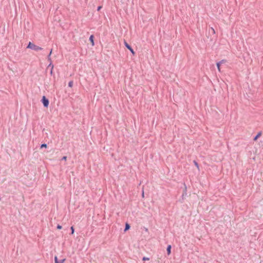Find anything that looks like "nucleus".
I'll return each instance as SVG.
<instances>
[{
    "label": "nucleus",
    "mask_w": 263,
    "mask_h": 263,
    "mask_svg": "<svg viewBox=\"0 0 263 263\" xmlns=\"http://www.w3.org/2000/svg\"><path fill=\"white\" fill-rule=\"evenodd\" d=\"M27 48H29V49H32L33 50L36 51H39V50H42L43 49V48L42 47L35 45L34 44L32 43L31 42H29L28 45L27 46Z\"/></svg>",
    "instance_id": "1"
},
{
    "label": "nucleus",
    "mask_w": 263,
    "mask_h": 263,
    "mask_svg": "<svg viewBox=\"0 0 263 263\" xmlns=\"http://www.w3.org/2000/svg\"><path fill=\"white\" fill-rule=\"evenodd\" d=\"M42 102L45 107H48V106L49 105V101L46 98V97L45 96L43 97Z\"/></svg>",
    "instance_id": "2"
},
{
    "label": "nucleus",
    "mask_w": 263,
    "mask_h": 263,
    "mask_svg": "<svg viewBox=\"0 0 263 263\" xmlns=\"http://www.w3.org/2000/svg\"><path fill=\"white\" fill-rule=\"evenodd\" d=\"M89 40L91 43L92 46H94L95 43H94V41H93V35H90V36L89 37Z\"/></svg>",
    "instance_id": "3"
},
{
    "label": "nucleus",
    "mask_w": 263,
    "mask_h": 263,
    "mask_svg": "<svg viewBox=\"0 0 263 263\" xmlns=\"http://www.w3.org/2000/svg\"><path fill=\"white\" fill-rule=\"evenodd\" d=\"M171 246L168 245L166 249L168 255L170 254V253H171Z\"/></svg>",
    "instance_id": "4"
},
{
    "label": "nucleus",
    "mask_w": 263,
    "mask_h": 263,
    "mask_svg": "<svg viewBox=\"0 0 263 263\" xmlns=\"http://www.w3.org/2000/svg\"><path fill=\"white\" fill-rule=\"evenodd\" d=\"M124 45L128 49H130L131 47L125 41H124Z\"/></svg>",
    "instance_id": "5"
},
{
    "label": "nucleus",
    "mask_w": 263,
    "mask_h": 263,
    "mask_svg": "<svg viewBox=\"0 0 263 263\" xmlns=\"http://www.w3.org/2000/svg\"><path fill=\"white\" fill-rule=\"evenodd\" d=\"M261 132L258 133V134L254 138V140H256L257 139V138L261 136Z\"/></svg>",
    "instance_id": "6"
},
{
    "label": "nucleus",
    "mask_w": 263,
    "mask_h": 263,
    "mask_svg": "<svg viewBox=\"0 0 263 263\" xmlns=\"http://www.w3.org/2000/svg\"><path fill=\"white\" fill-rule=\"evenodd\" d=\"M130 228V226L128 223H126L125 231L128 230Z\"/></svg>",
    "instance_id": "7"
},
{
    "label": "nucleus",
    "mask_w": 263,
    "mask_h": 263,
    "mask_svg": "<svg viewBox=\"0 0 263 263\" xmlns=\"http://www.w3.org/2000/svg\"><path fill=\"white\" fill-rule=\"evenodd\" d=\"M68 86L70 87H72L73 86V81H71L68 83Z\"/></svg>",
    "instance_id": "8"
},
{
    "label": "nucleus",
    "mask_w": 263,
    "mask_h": 263,
    "mask_svg": "<svg viewBox=\"0 0 263 263\" xmlns=\"http://www.w3.org/2000/svg\"><path fill=\"white\" fill-rule=\"evenodd\" d=\"M47 147V144H42L41 146V148H46Z\"/></svg>",
    "instance_id": "9"
},
{
    "label": "nucleus",
    "mask_w": 263,
    "mask_h": 263,
    "mask_svg": "<svg viewBox=\"0 0 263 263\" xmlns=\"http://www.w3.org/2000/svg\"><path fill=\"white\" fill-rule=\"evenodd\" d=\"M129 50H130V51L132 52V53L133 55H135V51H134V50L132 48V47L130 48V49H129Z\"/></svg>",
    "instance_id": "10"
},
{
    "label": "nucleus",
    "mask_w": 263,
    "mask_h": 263,
    "mask_svg": "<svg viewBox=\"0 0 263 263\" xmlns=\"http://www.w3.org/2000/svg\"><path fill=\"white\" fill-rule=\"evenodd\" d=\"M142 259L143 261H145V260H149V258L148 257H144Z\"/></svg>",
    "instance_id": "11"
},
{
    "label": "nucleus",
    "mask_w": 263,
    "mask_h": 263,
    "mask_svg": "<svg viewBox=\"0 0 263 263\" xmlns=\"http://www.w3.org/2000/svg\"><path fill=\"white\" fill-rule=\"evenodd\" d=\"M54 261H55V263H58V262L59 261L58 260V257L56 256L54 257Z\"/></svg>",
    "instance_id": "12"
},
{
    "label": "nucleus",
    "mask_w": 263,
    "mask_h": 263,
    "mask_svg": "<svg viewBox=\"0 0 263 263\" xmlns=\"http://www.w3.org/2000/svg\"><path fill=\"white\" fill-rule=\"evenodd\" d=\"M217 66L218 70L220 71V63H217Z\"/></svg>",
    "instance_id": "13"
},
{
    "label": "nucleus",
    "mask_w": 263,
    "mask_h": 263,
    "mask_svg": "<svg viewBox=\"0 0 263 263\" xmlns=\"http://www.w3.org/2000/svg\"><path fill=\"white\" fill-rule=\"evenodd\" d=\"M71 234H73L74 233V228L73 227H71Z\"/></svg>",
    "instance_id": "14"
},
{
    "label": "nucleus",
    "mask_w": 263,
    "mask_h": 263,
    "mask_svg": "<svg viewBox=\"0 0 263 263\" xmlns=\"http://www.w3.org/2000/svg\"><path fill=\"white\" fill-rule=\"evenodd\" d=\"M194 163H195V165L197 166V167L198 168V169H199V165H198V163L196 161H194Z\"/></svg>",
    "instance_id": "15"
},
{
    "label": "nucleus",
    "mask_w": 263,
    "mask_h": 263,
    "mask_svg": "<svg viewBox=\"0 0 263 263\" xmlns=\"http://www.w3.org/2000/svg\"><path fill=\"white\" fill-rule=\"evenodd\" d=\"M57 228H58V229H62V226H60V225H58Z\"/></svg>",
    "instance_id": "16"
},
{
    "label": "nucleus",
    "mask_w": 263,
    "mask_h": 263,
    "mask_svg": "<svg viewBox=\"0 0 263 263\" xmlns=\"http://www.w3.org/2000/svg\"><path fill=\"white\" fill-rule=\"evenodd\" d=\"M63 160H66L67 159V157L66 156H64L62 158Z\"/></svg>",
    "instance_id": "17"
},
{
    "label": "nucleus",
    "mask_w": 263,
    "mask_h": 263,
    "mask_svg": "<svg viewBox=\"0 0 263 263\" xmlns=\"http://www.w3.org/2000/svg\"><path fill=\"white\" fill-rule=\"evenodd\" d=\"M65 259H62V260L60 261V262H61V263H64V262H65Z\"/></svg>",
    "instance_id": "18"
},
{
    "label": "nucleus",
    "mask_w": 263,
    "mask_h": 263,
    "mask_svg": "<svg viewBox=\"0 0 263 263\" xmlns=\"http://www.w3.org/2000/svg\"><path fill=\"white\" fill-rule=\"evenodd\" d=\"M53 66L52 65V66L51 70V71H50V73H51V74H52V69H53Z\"/></svg>",
    "instance_id": "19"
},
{
    "label": "nucleus",
    "mask_w": 263,
    "mask_h": 263,
    "mask_svg": "<svg viewBox=\"0 0 263 263\" xmlns=\"http://www.w3.org/2000/svg\"><path fill=\"white\" fill-rule=\"evenodd\" d=\"M102 7L101 6H99L98 7V10L99 11L101 9Z\"/></svg>",
    "instance_id": "20"
},
{
    "label": "nucleus",
    "mask_w": 263,
    "mask_h": 263,
    "mask_svg": "<svg viewBox=\"0 0 263 263\" xmlns=\"http://www.w3.org/2000/svg\"><path fill=\"white\" fill-rule=\"evenodd\" d=\"M52 53V50H51L50 52V53L49 54V55H48V58L50 56V55Z\"/></svg>",
    "instance_id": "21"
},
{
    "label": "nucleus",
    "mask_w": 263,
    "mask_h": 263,
    "mask_svg": "<svg viewBox=\"0 0 263 263\" xmlns=\"http://www.w3.org/2000/svg\"><path fill=\"white\" fill-rule=\"evenodd\" d=\"M142 196L144 197V192H143Z\"/></svg>",
    "instance_id": "22"
}]
</instances>
